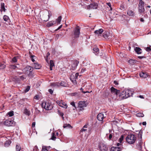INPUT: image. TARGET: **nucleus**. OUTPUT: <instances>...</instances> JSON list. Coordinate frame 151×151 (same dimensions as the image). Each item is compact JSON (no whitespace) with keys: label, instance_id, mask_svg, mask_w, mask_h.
Segmentation results:
<instances>
[{"label":"nucleus","instance_id":"nucleus-50","mask_svg":"<svg viewBox=\"0 0 151 151\" xmlns=\"http://www.w3.org/2000/svg\"><path fill=\"white\" fill-rule=\"evenodd\" d=\"M106 4L108 5V6L110 8V9L111 10L112 9V8L111 7V4L109 2L106 3Z\"/></svg>","mask_w":151,"mask_h":151},{"label":"nucleus","instance_id":"nucleus-4","mask_svg":"<svg viewBox=\"0 0 151 151\" xmlns=\"http://www.w3.org/2000/svg\"><path fill=\"white\" fill-rule=\"evenodd\" d=\"M78 76V73H76L75 74L73 73L70 76V79L74 84H76L77 83L76 80Z\"/></svg>","mask_w":151,"mask_h":151},{"label":"nucleus","instance_id":"nucleus-47","mask_svg":"<svg viewBox=\"0 0 151 151\" xmlns=\"http://www.w3.org/2000/svg\"><path fill=\"white\" fill-rule=\"evenodd\" d=\"M146 50L147 51H151V47L150 46V47H147L145 48Z\"/></svg>","mask_w":151,"mask_h":151},{"label":"nucleus","instance_id":"nucleus-6","mask_svg":"<svg viewBox=\"0 0 151 151\" xmlns=\"http://www.w3.org/2000/svg\"><path fill=\"white\" fill-rule=\"evenodd\" d=\"M13 121L10 119L6 120L4 122V124L7 126H12L14 125Z\"/></svg>","mask_w":151,"mask_h":151},{"label":"nucleus","instance_id":"nucleus-64","mask_svg":"<svg viewBox=\"0 0 151 151\" xmlns=\"http://www.w3.org/2000/svg\"><path fill=\"white\" fill-rule=\"evenodd\" d=\"M34 98L37 100L38 99V96L37 95L35 96L34 97Z\"/></svg>","mask_w":151,"mask_h":151},{"label":"nucleus","instance_id":"nucleus-52","mask_svg":"<svg viewBox=\"0 0 151 151\" xmlns=\"http://www.w3.org/2000/svg\"><path fill=\"white\" fill-rule=\"evenodd\" d=\"M41 151H48L45 147H43Z\"/></svg>","mask_w":151,"mask_h":151},{"label":"nucleus","instance_id":"nucleus-58","mask_svg":"<svg viewBox=\"0 0 151 151\" xmlns=\"http://www.w3.org/2000/svg\"><path fill=\"white\" fill-rule=\"evenodd\" d=\"M70 104L73 106L75 107V103L74 102H72L70 103Z\"/></svg>","mask_w":151,"mask_h":151},{"label":"nucleus","instance_id":"nucleus-8","mask_svg":"<svg viewBox=\"0 0 151 151\" xmlns=\"http://www.w3.org/2000/svg\"><path fill=\"white\" fill-rule=\"evenodd\" d=\"M99 147L101 151H107L108 150L106 145L103 143H100Z\"/></svg>","mask_w":151,"mask_h":151},{"label":"nucleus","instance_id":"nucleus-44","mask_svg":"<svg viewBox=\"0 0 151 151\" xmlns=\"http://www.w3.org/2000/svg\"><path fill=\"white\" fill-rule=\"evenodd\" d=\"M63 102V101L62 100H60V101H59V100H58L57 101H56V102L57 103V104L59 106H61V105L62 104V102Z\"/></svg>","mask_w":151,"mask_h":151},{"label":"nucleus","instance_id":"nucleus-41","mask_svg":"<svg viewBox=\"0 0 151 151\" xmlns=\"http://www.w3.org/2000/svg\"><path fill=\"white\" fill-rule=\"evenodd\" d=\"M12 61L14 63H16L17 61V57H14L12 59Z\"/></svg>","mask_w":151,"mask_h":151},{"label":"nucleus","instance_id":"nucleus-5","mask_svg":"<svg viewBox=\"0 0 151 151\" xmlns=\"http://www.w3.org/2000/svg\"><path fill=\"white\" fill-rule=\"evenodd\" d=\"M80 27L77 26L74 29L73 31V35L75 37H78L80 35Z\"/></svg>","mask_w":151,"mask_h":151},{"label":"nucleus","instance_id":"nucleus-2","mask_svg":"<svg viewBox=\"0 0 151 151\" xmlns=\"http://www.w3.org/2000/svg\"><path fill=\"white\" fill-rule=\"evenodd\" d=\"M133 95L132 92V91L127 89L125 90L124 94H122L119 96L120 99H124L132 96Z\"/></svg>","mask_w":151,"mask_h":151},{"label":"nucleus","instance_id":"nucleus-60","mask_svg":"<svg viewBox=\"0 0 151 151\" xmlns=\"http://www.w3.org/2000/svg\"><path fill=\"white\" fill-rule=\"evenodd\" d=\"M112 137V135L111 134H110L109 136V139H111Z\"/></svg>","mask_w":151,"mask_h":151},{"label":"nucleus","instance_id":"nucleus-9","mask_svg":"<svg viewBox=\"0 0 151 151\" xmlns=\"http://www.w3.org/2000/svg\"><path fill=\"white\" fill-rule=\"evenodd\" d=\"M78 107L81 108L80 110H83V107H86V105L84 101H80L78 103Z\"/></svg>","mask_w":151,"mask_h":151},{"label":"nucleus","instance_id":"nucleus-1","mask_svg":"<svg viewBox=\"0 0 151 151\" xmlns=\"http://www.w3.org/2000/svg\"><path fill=\"white\" fill-rule=\"evenodd\" d=\"M136 139V137L134 135L129 134L126 137V140L129 144H132L135 142Z\"/></svg>","mask_w":151,"mask_h":151},{"label":"nucleus","instance_id":"nucleus-7","mask_svg":"<svg viewBox=\"0 0 151 151\" xmlns=\"http://www.w3.org/2000/svg\"><path fill=\"white\" fill-rule=\"evenodd\" d=\"M78 63L79 62L77 60H74L72 61L71 64V68L70 69L72 70L75 69Z\"/></svg>","mask_w":151,"mask_h":151},{"label":"nucleus","instance_id":"nucleus-18","mask_svg":"<svg viewBox=\"0 0 151 151\" xmlns=\"http://www.w3.org/2000/svg\"><path fill=\"white\" fill-rule=\"evenodd\" d=\"M134 50L138 54H140L142 52V50L139 47H136L134 48Z\"/></svg>","mask_w":151,"mask_h":151},{"label":"nucleus","instance_id":"nucleus-15","mask_svg":"<svg viewBox=\"0 0 151 151\" xmlns=\"http://www.w3.org/2000/svg\"><path fill=\"white\" fill-rule=\"evenodd\" d=\"M24 70L27 72V73H28L29 71L31 72L32 70V68L30 66H27L24 68Z\"/></svg>","mask_w":151,"mask_h":151},{"label":"nucleus","instance_id":"nucleus-28","mask_svg":"<svg viewBox=\"0 0 151 151\" xmlns=\"http://www.w3.org/2000/svg\"><path fill=\"white\" fill-rule=\"evenodd\" d=\"M11 141L10 140L6 141L5 143V146L6 147H8L11 143Z\"/></svg>","mask_w":151,"mask_h":151},{"label":"nucleus","instance_id":"nucleus-19","mask_svg":"<svg viewBox=\"0 0 151 151\" xmlns=\"http://www.w3.org/2000/svg\"><path fill=\"white\" fill-rule=\"evenodd\" d=\"M32 65L35 69H40L41 67L40 64L37 63H34Z\"/></svg>","mask_w":151,"mask_h":151},{"label":"nucleus","instance_id":"nucleus-13","mask_svg":"<svg viewBox=\"0 0 151 151\" xmlns=\"http://www.w3.org/2000/svg\"><path fill=\"white\" fill-rule=\"evenodd\" d=\"M104 118V114L102 113H100L97 115V118L99 121H102Z\"/></svg>","mask_w":151,"mask_h":151},{"label":"nucleus","instance_id":"nucleus-39","mask_svg":"<svg viewBox=\"0 0 151 151\" xmlns=\"http://www.w3.org/2000/svg\"><path fill=\"white\" fill-rule=\"evenodd\" d=\"M90 6L93 8V9H96L97 8V6L96 4H91L90 5Z\"/></svg>","mask_w":151,"mask_h":151},{"label":"nucleus","instance_id":"nucleus-36","mask_svg":"<svg viewBox=\"0 0 151 151\" xmlns=\"http://www.w3.org/2000/svg\"><path fill=\"white\" fill-rule=\"evenodd\" d=\"M3 19L5 21H8L9 19L8 17L6 15H4V16Z\"/></svg>","mask_w":151,"mask_h":151},{"label":"nucleus","instance_id":"nucleus-14","mask_svg":"<svg viewBox=\"0 0 151 151\" xmlns=\"http://www.w3.org/2000/svg\"><path fill=\"white\" fill-rule=\"evenodd\" d=\"M50 86L53 87H58L60 86V85L59 82H54L50 84Z\"/></svg>","mask_w":151,"mask_h":151},{"label":"nucleus","instance_id":"nucleus-35","mask_svg":"<svg viewBox=\"0 0 151 151\" xmlns=\"http://www.w3.org/2000/svg\"><path fill=\"white\" fill-rule=\"evenodd\" d=\"M144 4H145L144 2V1H143L142 0H140L139 3V6H144Z\"/></svg>","mask_w":151,"mask_h":151},{"label":"nucleus","instance_id":"nucleus-10","mask_svg":"<svg viewBox=\"0 0 151 151\" xmlns=\"http://www.w3.org/2000/svg\"><path fill=\"white\" fill-rule=\"evenodd\" d=\"M123 149V147H111V151H121Z\"/></svg>","mask_w":151,"mask_h":151},{"label":"nucleus","instance_id":"nucleus-57","mask_svg":"<svg viewBox=\"0 0 151 151\" xmlns=\"http://www.w3.org/2000/svg\"><path fill=\"white\" fill-rule=\"evenodd\" d=\"M34 150H35L36 151H38V149L37 146H35L34 148Z\"/></svg>","mask_w":151,"mask_h":151},{"label":"nucleus","instance_id":"nucleus-22","mask_svg":"<svg viewBox=\"0 0 151 151\" xmlns=\"http://www.w3.org/2000/svg\"><path fill=\"white\" fill-rule=\"evenodd\" d=\"M93 52L95 53L96 55H97L99 53V49L96 47H94L93 49Z\"/></svg>","mask_w":151,"mask_h":151},{"label":"nucleus","instance_id":"nucleus-17","mask_svg":"<svg viewBox=\"0 0 151 151\" xmlns=\"http://www.w3.org/2000/svg\"><path fill=\"white\" fill-rule=\"evenodd\" d=\"M103 29H99L98 30H96L94 32V33L98 35H101L102 33L103 32Z\"/></svg>","mask_w":151,"mask_h":151},{"label":"nucleus","instance_id":"nucleus-20","mask_svg":"<svg viewBox=\"0 0 151 151\" xmlns=\"http://www.w3.org/2000/svg\"><path fill=\"white\" fill-rule=\"evenodd\" d=\"M139 76L140 77L145 78L147 77V75L145 72H142L139 73Z\"/></svg>","mask_w":151,"mask_h":151},{"label":"nucleus","instance_id":"nucleus-46","mask_svg":"<svg viewBox=\"0 0 151 151\" xmlns=\"http://www.w3.org/2000/svg\"><path fill=\"white\" fill-rule=\"evenodd\" d=\"M30 87L29 86H27L26 88L25 89L24 91L25 92H28L30 89Z\"/></svg>","mask_w":151,"mask_h":151},{"label":"nucleus","instance_id":"nucleus-56","mask_svg":"<svg viewBox=\"0 0 151 151\" xmlns=\"http://www.w3.org/2000/svg\"><path fill=\"white\" fill-rule=\"evenodd\" d=\"M59 114H60V115L62 117V118H63V119H64V117H63V113L61 112H59Z\"/></svg>","mask_w":151,"mask_h":151},{"label":"nucleus","instance_id":"nucleus-42","mask_svg":"<svg viewBox=\"0 0 151 151\" xmlns=\"http://www.w3.org/2000/svg\"><path fill=\"white\" fill-rule=\"evenodd\" d=\"M123 139H124V136L123 135H121V137L119 138V142L121 143H122V141H123Z\"/></svg>","mask_w":151,"mask_h":151},{"label":"nucleus","instance_id":"nucleus-37","mask_svg":"<svg viewBox=\"0 0 151 151\" xmlns=\"http://www.w3.org/2000/svg\"><path fill=\"white\" fill-rule=\"evenodd\" d=\"M6 67V65L4 64L0 63V69H2Z\"/></svg>","mask_w":151,"mask_h":151},{"label":"nucleus","instance_id":"nucleus-26","mask_svg":"<svg viewBox=\"0 0 151 151\" xmlns=\"http://www.w3.org/2000/svg\"><path fill=\"white\" fill-rule=\"evenodd\" d=\"M1 10H3L4 12H5L6 9L4 7V3H1Z\"/></svg>","mask_w":151,"mask_h":151},{"label":"nucleus","instance_id":"nucleus-43","mask_svg":"<svg viewBox=\"0 0 151 151\" xmlns=\"http://www.w3.org/2000/svg\"><path fill=\"white\" fill-rule=\"evenodd\" d=\"M50 54L49 52H48L46 54V57L47 58H45V60L48 63V57L50 55Z\"/></svg>","mask_w":151,"mask_h":151},{"label":"nucleus","instance_id":"nucleus-61","mask_svg":"<svg viewBox=\"0 0 151 151\" xmlns=\"http://www.w3.org/2000/svg\"><path fill=\"white\" fill-rule=\"evenodd\" d=\"M62 25H60L56 30V31H57L58 30H59V29H60L62 27Z\"/></svg>","mask_w":151,"mask_h":151},{"label":"nucleus","instance_id":"nucleus-3","mask_svg":"<svg viewBox=\"0 0 151 151\" xmlns=\"http://www.w3.org/2000/svg\"><path fill=\"white\" fill-rule=\"evenodd\" d=\"M42 106L47 110H51L52 108V105L48 101H43L42 104Z\"/></svg>","mask_w":151,"mask_h":151},{"label":"nucleus","instance_id":"nucleus-45","mask_svg":"<svg viewBox=\"0 0 151 151\" xmlns=\"http://www.w3.org/2000/svg\"><path fill=\"white\" fill-rule=\"evenodd\" d=\"M10 68L15 69L16 68H18V67L14 65H10Z\"/></svg>","mask_w":151,"mask_h":151},{"label":"nucleus","instance_id":"nucleus-54","mask_svg":"<svg viewBox=\"0 0 151 151\" xmlns=\"http://www.w3.org/2000/svg\"><path fill=\"white\" fill-rule=\"evenodd\" d=\"M48 91L50 93V94H52L53 93V91L51 89H50L48 90Z\"/></svg>","mask_w":151,"mask_h":151},{"label":"nucleus","instance_id":"nucleus-31","mask_svg":"<svg viewBox=\"0 0 151 151\" xmlns=\"http://www.w3.org/2000/svg\"><path fill=\"white\" fill-rule=\"evenodd\" d=\"M56 138V137L55 136V133L54 132L52 133V137L50 139L53 140H55Z\"/></svg>","mask_w":151,"mask_h":151},{"label":"nucleus","instance_id":"nucleus-21","mask_svg":"<svg viewBox=\"0 0 151 151\" xmlns=\"http://www.w3.org/2000/svg\"><path fill=\"white\" fill-rule=\"evenodd\" d=\"M56 22L54 21H51L48 22L47 24V26L48 27L52 26L54 24H55Z\"/></svg>","mask_w":151,"mask_h":151},{"label":"nucleus","instance_id":"nucleus-24","mask_svg":"<svg viewBox=\"0 0 151 151\" xmlns=\"http://www.w3.org/2000/svg\"><path fill=\"white\" fill-rule=\"evenodd\" d=\"M50 70H52V68L54 66V63L52 60H50Z\"/></svg>","mask_w":151,"mask_h":151},{"label":"nucleus","instance_id":"nucleus-29","mask_svg":"<svg viewBox=\"0 0 151 151\" xmlns=\"http://www.w3.org/2000/svg\"><path fill=\"white\" fill-rule=\"evenodd\" d=\"M61 107L64 108H67V106L66 103L63 101L61 105Z\"/></svg>","mask_w":151,"mask_h":151},{"label":"nucleus","instance_id":"nucleus-59","mask_svg":"<svg viewBox=\"0 0 151 151\" xmlns=\"http://www.w3.org/2000/svg\"><path fill=\"white\" fill-rule=\"evenodd\" d=\"M47 16V15H46V16ZM48 17L47 19L46 20H45V19H43V20L44 21H45V22H46V21H47L48 20V19H49L50 17H49V15H48Z\"/></svg>","mask_w":151,"mask_h":151},{"label":"nucleus","instance_id":"nucleus-51","mask_svg":"<svg viewBox=\"0 0 151 151\" xmlns=\"http://www.w3.org/2000/svg\"><path fill=\"white\" fill-rule=\"evenodd\" d=\"M116 145L118 146H119L118 147H121V146L123 147L122 144L120 142L117 143L116 144Z\"/></svg>","mask_w":151,"mask_h":151},{"label":"nucleus","instance_id":"nucleus-53","mask_svg":"<svg viewBox=\"0 0 151 151\" xmlns=\"http://www.w3.org/2000/svg\"><path fill=\"white\" fill-rule=\"evenodd\" d=\"M104 37L105 38H106L108 37V35L106 33H104V35H103Z\"/></svg>","mask_w":151,"mask_h":151},{"label":"nucleus","instance_id":"nucleus-12","mask_svg":"<svg viewBox=\"0 0 151 151\" xmlns=\"http://www.w3.org/2000/svg\"><path fill=\"white\" fill-rule=\"evenodd\" d=\"M142 144L143 142L141 140L139 139L138 141H137L136 142L137 147L139 149H141Z\"/></svg>","mask_w":151,"mask_h":151},{"label":"nucleus","instance_id":"nucleus-33","mask_svg":"<svg viewBox=\"0 0 151 151\" xmlns=\"http://www.w3.org/2000/svg\"><path fill=\"white\" fill-rule=\"evenodd\" d=\"M62 19V17L61 16H60L59 17L58 19H56V21L58 22V23L59 24H60V22L61 21Z\"/></svg>","mask_w":151,"mask_h":151},{"label":"nucleus","instance_id":"nucleus-23","mask_svg":"<svg viewBox=\"0 0 151 151\" xmlns=\"http://www.w3.org/2000/svg\"><path fill=\"white\" fill-rule=\"evenodd\" d=\"M60 86H63V87H67L68 84L65 81H62L60 83Z\"/></svg>","mask_w":151,"mask_h":151},{"label":"nucleus","instance_id":"nucleus-32","mask_svg":"<svg viewBox=\"0 0 151 151\" xmlns=\"http://www.w3.org/2000/svg\"><path fill=\"white\" fill-rule=\"evenodd\" d=\"M16 149L17 151H20L21 149V146L19 145H16Z\"/></svg>","mask_w":151,"mask_h":151},{"label":"nucleus","instance_id":"nucleus-11","mask_svg":"<svg viewBox=\"0 0 151 151\" xmlns=\"http://www.w3.org/2000/svg\"><path fill=\"white\" fill-rule=\"evenodd\" d=\"M111 91L112 93H114L116 95H117L119 92V91L117 90L114 87H112L111 88Z\"/></svg>","mask_w":151,"mask_h":151},{"label":"nucleus","instance_id":"nucleus-62","mask_svg":"<svg viewBox=\"0 0 151 151\" xmlns=\"http://www.w3.org/2000/svg\"><path fill=\"white\" fill-rule=\"evenodd\" d=\"M35 122H33L32 123V127H35Z\"/></svg>","mask_w":151,"mask_h":151},{"label":"nucleus","instance_id":"nucleus-38","mask_svg":"<svg viewBox=\"0 0 151 151\" xmlns=\"http://www.w3.org/2000/svg\"><path fill=\"white\" fill-rule=\"evenodd\" d=\"M7 114L9 116H12L14 115L13 111H10L9 112L7 113Z\"/></svg>","mask_w":151,"mask_h":151},{"label":"nucleus","instance_id":"nucleus-63","mask_svg":"<svg viewBox=\"0 0 151 151\" xmlns=\"http://www.w3.org/2000/svg\"><path fill=\"white\" fill-rule=\"evenodd\" d=\"M86 130V129L83 128L81 130V132L85 131Z\"/></svg>","mask_w":151,"mask_h":151},{"label":"nucleus","instance_id":"nucleus-16","mask_svg":"<svg viewBox=\"0 0 151 151\" xmlns=\"http://www.w3.org/2000/svg\"><path fill=\"white\" fill-rule=\"evenodd\" d=\"M145 11V9L144 6H139L138 12L139 13H144Z\"/></svg>","mask_w":151,"mask_h":151},{"label":"nucleus","instance_id":"nucleus-34","mask_svg":"<svg viewBox=\"0 0 151 151\" xmlns=\"http://www.w3.org/2000/svg\"><path fill=\"white\" fill-rule=\"evenodd\" d=\"M32 70L31 72L29 71V73H27L28 76L30 77H33V73L32 72Z\"/></svg>","mask_w":151,"mask_h":151},{"label":"nucleus","instance_id":"nucleus-27","mask_svg":"<svg viewBox=\"0 0 151 151\" xmlns=\"http://www.w3.org/2000/svg\"><path fill=\"white\" fill-rule=\"evenodd\" d=\"M64 128H72L71 126L69 124H65L63 126Z\"/></svg>","mask_w":151,"mask_h":151},{"label":"nucleus","instance_id":"nucleus-48","mask_svg":"<svg viewBox=\"0 0 151 151\" xmlns=\"http://www.w3.org/2000/svg\"><path fill=\"white\" fill-rule=\"evenodd\" d=\"M135 61L133 60H130L128 62L131 64H133L134 63Z\"/></svg>","mask_w":151,"mask_h":151},{"label":"nucleus","instance_id":"nucleus-30","mask_svg":"<svg viewBox=\"0 0 151 151\" xmlns=\"http://www.w3.org/2000/svg\"><path fill=\"white\" fill-rule=\"evenodd\" d=\"M24 113L28 116H29L30 114V112L27 109H25L24 110Z\"/></svg>","mask_w":151,"mask_h":151},{"label":"nucleus","instance_id":"nucleus-40","mask_svg":"<svg viewBox=\"0 0 151 151\" xmlns=\"http://www.w3.org/2000/svg\"><path fill=\"white\" fill-rule=\"evenodd\" d=\"M137 116L138 117H142L144 116V114L142 113H138L137 114Z\"/></svg>","mask_w":151,"mask_h":151},{"label":"nucleus","instance_id":"nucleus-55","mask_svg":"<svg viewBox=\"0 0 151 151\" xmlns=\"http://www.w3.org/2000/svg\"><path fill=\"white\" fill-rule=\"evenodd\" d=\"M20 79L22 80H24V79H25V78L23 76H20Z\"/></svg>","mask_w":151,"mask_h":151},{"label":"nucleus","instance_id":"nucleus-49","mask_svg":"<svg viewBox=\"0 0 151 151\" xmlns=\"http://www.w3.org/2000/svg\"><path fill=\"white\" fill-rule=\"evenodd\" d=\"M31 60L33 62H34L35 61L34 58H35L36 57L34 55H31Z\"/></svg>","mask_w":151,"mask_h":151},{"label":"nucleus","instance_id":"nucleus-25","mask_svg":"<svg viewBox=\"0 0 151 151\" xmlns=\"http://www.w3.org/2000/svg\"><path fill=\"white\" fill-rule=\"evenodd\" d=\"M127 14L129 16H133L134 15V13L132 10H128L127 12Z\"/></svg>","mask_w":151,"mask_h":151}]
</instances>
